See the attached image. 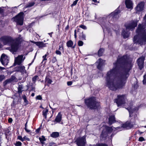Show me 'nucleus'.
Here are the masks:
<instances>
[{
  "label": "nucleus",
  "mask_w": 146,
  "mask_h": 146,
  "mask_svg": "<svg viewBox=\"0 0 146 146\" xmlns=\"http://www.w3.org/2000/svg\"><path fill=\"white\" fill-rule=\"evenodd\" d=\"M134 124L133 123H132L131 122H127L124 124H123L122 127L123 128L128 129L133 127V125Z\"/></svg>",
  "instance_id": "obj_13"
},
{
  "label": "nucleus",
  "mask_w": 146,
  "mask_h": 146,
  "mask_svg": "<svg viewBox=\"0 0 146 146\" xmlns=\"http://www.w3.org/2000/svg\"><path fill=\"white\" fill-rule=\"evenodd\" d=\"M129 104L130 105L129 106V107H127V108H125L128 110L129 113V116L131 117L132 116V115L134 111L136 110H138V109H135L134 108H133L132 102H130Z\"/></svg>",
  "instance_id": "obj_12"
},
{
  "label": "nucleus",
  "mask_w": 146,
  "mask_h": 146,
  "mask_svg": "<svg viewBox=\"0 0 146 146\" xmlns=\"http://www.w3.org/2000/svg\"><path fill=\"white\" fill-rule=\"evenodd\" d=\"M5 8V7H0V14H2L3 13Z\"/></svg>",
  "instance_id": "obj_35"
},
{
  "label": "nucleus",
  "mask_w": 146,
  "mask_h": 146,
  "mask_svg": "<svg viewBox=\"0 0 146 146\" xmlns=\"http://www.w3.org/2000/svg\"><path fill=\"white\" fill-rule=\"evenodd\" d=\"M110 15L112 16L113 18H116L117 16H118V12L117 10H115L114 12L111 13Z\"/></svg>",
  "instance_id": "obj_24"
},
{
  "label": "nucleus",
  "mask_w": 146,
  "mask_h": 146,
  "mask_svg": "<svg viewBox=\"0 0 146 146\" xmlns=\"http://www.w3.org/2000/svg\"><path fill=\"white\" fill-rule=\"evenodd\" d=\"M73 44V42L71 40H70L68 41L66 43L67 46L68 47H72L73 48H75V46H72Z\"/></svg>",
  "instance_id": "obj_22"
},
{
  "label": "nucleus",
  "mask_w": 146,
  "mask_h": 146,
  "mask_svg": "<svg viewBox=\"0 0 146 146\" xmlns=\"http://www.w3.org/2000/svg\"><path fill=\"white\" fill-rule=\"evenodd\" d=\"M59 135V133L57 132H52L50 135L51 137L53 138H57Z\"/></svg>",
  "instance_id": "obj_23"
},
{
  "label": "nucleus",
  "mask_w": 146,
  "mask_h": 146,
  "mask_svg": "<svg viewBox=\"0 0 146 146\" xmlns=\"http://www.w3.org/2000/svg\"><path fill=\"white\" fill-rule=\"evenodd\" d=\"M25 130L28 133L30 131V130H28V129H27V127H25Z\"/></svg>",
  "instance_id": "obj_54"
},
{
  "label": "nucleus",
  "mask_w": 146,
  "mask_h": 146,
  "mask_svg": "<svg viewBox=\"0 0 146 146\" xmlns=\"http://www.w3.org/2000/svg\"><path fill=\"white\" fill-rule=\"evenodd\" d=\"M54 143H51L49 144V146H55Z\"/></svg>",
  "instance_id": "obj_55"
},
{
  "label": "nucleus",
  "mask_w": 146,
  "mask_h": 146,
  "mask_svg": "<svg viewBox=\"0 0 146 146\" xmlns=\"http://www.w3.org/2000/svg\"><path fill=\"white\" fill-rule=\"evenodd\" d=\"M12 81L11 79H9L6 80L3 82L4 86H6L8 83L11 82Z\"/></svg>",
  "instance_id": "obj_32"
},
{
  "label": "nucleus",
  "mask_w": 146,
  "mask_h": 146,
  "mask_svg": "<svg viewBox=\"0 0 146 146\" xmlns=\"http://www.w3.org/2000/svg\"><path fill=\"white\" fill-rule=\"evenodd\" d=\"M23 139H24V141L25 140H26L28 141H29L30 140V139L29 138H28L27 137H26V136H25L23 137Z\"/></svg>",
  "instance_id": "obj_49"
},
{
  "label": "nucleus",
  "mask_w": 146,
  "mask_h": 146,
  "mask_svg": "<svg viewBox=\"0 0 146 146\" xmlns=\"http://www.w3.org/2000/svg\"><path fill=\"white\" fill-rule=\"evenodd\" d=\"M144 20L145 24H139L137 29L136 31L137 35L134 37L133 41L135 43L140 44L141 45L146 42V30H144L146 26V14L145 15Z\"/></svg>",
  "instance_id": "obj_3"
},
{
  "label": "nucleus",
  "mask_w": 146,
  "mask_h": 146,
  "mask_svg": "<svg viewBox=\"0 0 146 146\" xmlns=\"http://www.w3.org/2000/svg\"><path fill=\"white\" fill-rule=\"evenodd\" d=\"M0 61L2 64L4 66H7L9 61V59L7 56L4 54H2L1 57Z\"/></svg>",
  "instance_id": "obj_9"
},
{
  "label": "nucleus",
  "mask_w": 146,
  "mask_h": 146,
  "mask_svg": "<svg viewBox=\"0 0 146 146\" xmlns=\"http://www.w3.org/2000/svg\"><path fill=\"white\" fill-rule=\"evenodd\" d=\"M144 5V3L143 2H140L136 7V9L137 11H141L143 10Z\"/></svg>",
  "instance_id": "obj_14"
},
{
  "label": "nucleus",
  "mask_w": 146,
  "mask_h": 146,
  "mask_svg": "<svg viewBox=\"0 0 146 146\" xmlns=\"http://www.w3.org/2000/svg\"><path fill=\"white\" fill-rule=\"evenodd\" d=\"M144 79L143 80V83L144 84H146V74L143 76Z\"/></svg>",
  "instance_id": "obj_39"
},
{
  "label": "nucleus",
  "mask_w": 146,
  "mask_h": 146,
  "mask_svg": "<svg viewBox=\"0 0 146 146\" xmlns=\"http://www.w3.org/2000/svg\"><path fill=\"white\" fill-rule=\"evenodd\" d=\"M105 129L106 131L110 133L113 130L112 127H109L107 126L105 127Z\"/></svg>",
  "instance_id": "obj_27"
},
{
  "label": "nucleus",
  "mask_w": 146,
  "mask_h": 146,
  "mask_svg": "<svg viewBox=\"0 0 146 146\" xmlns=\"http://www.w3.org/2000/svg\"><path fill=\"white\" fill-rule=\"evenodd\" d=\"M23 55H19L18 56L15 58V63L18 65H20L23 62L25 59V57L23 58Z\"/></svg>",
  "instance_id": "obj_10"
},
{
  "label": "nucleus",
  "mask_w": 146,
  "mask_h": 146,
  "mask_svg": "<svg viewBox=\"0 0 146 146\" xmlns=\"http://www.w3.org/2000/svg\"><path fill=\"white\" fill-rule=\"evenodd\" d=\"M67 84L68 86H71L72 84V82L71 81L68 82Z\"/></svg>",
  "instance_id": "obj_51"
},
{
  "label": "nucleus",
  "mask_w": 146,
  "mask_h": 146,
  "mask_svg": "<svg viewBox=\"0 0 146 146\" xmlns=\"http://www.w3.org/2000/svg\"><path fill=\"white\" fill-rule=\"evenodd\" d=\"M27 122L25 124V127H27Z\"/></svg>",
  "instance_id": "obj_61"
},
{
  "label": "nucleus",
  "mask_w": 146,
  "mask_h": 146,
  "mask_svg": "<svg viewBox=\"0 0 146 146\" xmlns=\"http://www.w3.org/2000/svg\"><path fill=\"white\" fill-rule=\"evenodd\" d=\"M126 98L124 95H118L117 98L115 100L118 107L124 106L125 104Z\"/></svg>",
  "instance_id": "obj_5"
},
{
  "label": "nucleus",
  "mask_w": 146,
  "mask_h": 146,
  "mask_svg": "<svg viewBox=\"0 0 146 146\" xmlns=\"http://www.w3.org/2000/svg\"><path fill=\"white\" fill-rule=\"evenodd\" d=\"M122 34L124 38H127L128 37V35L127 33H126L125 31H123Z\"/></svg>",
  "instance_id": "obj_30"
},
{
  "label": "nucleus",
  "mask_w": 146,
  "mask_h": 146,
  "mask_svg": "<svg viewBox=\"0 0 146 146\" xmlns=\"http://www.w3.org/2000/svg\"><path fill=\"white\" fill-rule=\"evenodd\" d=\"M86 35L82 32L79 35L80 39L84 40H86Z\"/></svg>",
  "instance_id": "obj_25"
},
{
  "label": "nucleus",
  "mask_w": 146,
  "mask_h": 146,
  "mask_svg": "<svg viewBox=\"0 0 146 146\" xmlns=\"http://www.w3.org/2000/svg\"><path fill=\"white\" fill-rule=\"evenodd\" d=\"M104 51V49L103 48H100L98 52V55L100 56L102 55Z\"/></svg>",
  "instance_id": "obj_26"
},
{
  "label": "nucleus",
  "mask_w": 146,
  "mask_h": 146,
  "mask_svg": "<svg viewBox=\"0 0 146 146\" xmlns=\"http://www.w3.org/2000/svg\"><path fill=\"white\" fill-rule=\"evenodd\" d=\"M85 102L88 108L91 109H96L100 106L99 103L94 97L85 99Z\"/></svg>",
  "instance_id": "obj_4"
},
{
  "label": "nucleus",
  "mask_w": 146,
  "mask_h": 146,
  "mask_svg": "<svg viewBox=\"0 0 146 146\" xmlns=\"http://www.w3.org/2000/svg\"><path fill=\"white\" fill-rule=\"evenodd\" d=\"M109 123L110 125H111L115 121V117L114 115L110 116L109 118Z\"/></svg>",
  "instance_id": "obj_20"
},
{
  "label": "nucleus",
  "mask_w": 146,
  "mask_h": 146,
  "mask_svg": "<svg viewBox=\"0 0 146 146\" xmlns=\"http://www.w3.org/2000/svg\"><path fill=\"white\" fill-rule=\"evenodd\" d=\"M125 4L128 8L131 9L132 7V2L131 0H126Z\"/></svg>",
  "instance_id": "obj_18"
},
{
  "label": "nucleus",
  "mask_w": 146,
  "mask_h": 146,
  "mask_svg": "<svg viewBox=\"0 0 146 146\" xmlns=\"http://www.w3.org/2000/svg\"><path fill=\"white\" fill-rule=\"evenodd\" d=\"M56 61V59L55 57H54L52 60V62L53 63L55 62Z\"/></svg>",
  "instance_id": "obj_52"
},
{
  "label": "nucleus",
  "mask_w": 146,
  "mask_h": 146,
  "mask_svg": "<svg viewBox=\"0 0 146 146\" xmlns=\"http://www.w3.org/2000/svg\"><path fill=\"white\" fill-rule=\"evenodd\" d=\"M18 139L19 140H21L22 141H24V139L22 137V136H18L17 137Z\"/></svg>",
  "instance_id": "obj_42"
},
{
  "label": "nucleus",
  "mask_w": 146,
  "mask_h": 146,
  "mask_svg": "<svg viewBox=\"0 0 146 146\" xmlns=\"http://www.w3.org/2000/svg\"><path fill=\"white\" fill-rule=\"evenodd\" d=\"M101 24L102 25V26L103 28V29H104V28H103V25H104V22H102V23H101Z\"/></svg>",
  "instance_id": "obj_59"
},
{
  "label": "nucleus",
  "mask_w": 146,
  "mask_h": 146,
  "mask_svg": "<svg viewBox=\"0 0 146 146\" xmlns=\"http://www.w3.org/2000/svg\"><path fill=\"white\" fill-rule=\"evenodd\" d=\"M59 50H63V48L62 47V45H61L59 46Z\"/></svg>",
  "instance_id": "obj_50"
},
{
  "label": "nucleus",
  "mask_w": 146,
  "mask_h": 146,
  "mask_svg": "<svg viewBox=\"0 0 146 146\" xmlns=\"http://www.w3.org/2000/svg\"><path fill=\"white\" fill-rule=\"evenodd\" d=\"M17 71L20 72L22 73H26V71L25 69V67L23 66H21L16 68Z\"/></svg>",
  "instance_id": "obj_15"
},
{
  "label": "nucleus",
  "mask_w": 146,
  "mask_h": 146,
  "mask_svg": "<svg viewBox=\"0 0 146 146\" xmlns=\"http://www.w3.org/2000/svg\"><path fill=\"white\" fill-rule=\"evenodd\" d=\"M23 89V86L21 83L18 84V92L19 94H21L23 91L22 90Z\"/></svg>",
  "instance_id": "obj_21"
},
{
  "label": "nucleus",
  "mask_w": 146,
  "mask_h": 146,
  "mask_svg": "<svg viewBox=\"0 0 146 146\" xmlns=\"http://www.w3.org/2000/svg\"><path fill=\"white\" fill-rule=\"evenodd\" d=\"M139 141H145V139L143 137H140L139 139Z\"/></svg>",
  "instance_id": "obj_44"
},
{
  "label": "nucleus",
  "mask_w": 146,
  "mask_h": 146,
  "mask_svg": "<svg viewBox=\"0 0 146 146\" xmlns=\"http://www.w3.org/2000/svg\"><path fill=\"white\" fill-rule=\"evenodd\" d=\"M42 137H39V139L41 143L43 144L44 143V141L46 140V139L44 136H42Z\"/></svg>",
  "instance_id": "obj_31"
},
{
  "label": "nucleus",
  "mask_w": 146,
  "mask_h": 146,
  "mask_svg": "<svg viewBox=\"0 0 146 146\" xmlns=\"http://www.w3.org/2000/svg\"><path fill=\"white\" fill-rule=\"evenodd\" d=\"M39 131H40V129H36V132L37 133H38L39 132Z\"/></svg>",
  "instance_id": "obj_57"
},
{
  "label": "nucleus",
  "mask_w": 146,
  "mask_h": 146,
  "mask_svg": "<svg viewBox=\"0 0 146 146\" xmlns=\"http://www.w3.org/2000/svg\"><path fill=\"white\" fill-rule=\"evenodd\" d=\"M62 115L60 112L58 113V115L56 116L54 121L57 122H60L62 119Z\"/></svg>",
  "instance_id": "obj_19"
},
{
  "label": "nucleus",
  "mask_w": 146,
  "mask_h": 146,
  "mask_svg": "<svg viewBox=\"0 0 146 146\" xmlns=\"http://www.w3.org/2000/svg\"><path fill=\"white\" fill-rule=\"evenodd\" d=\"M90 146H108L106 144H98L96 145H90Z\"/></svg>",
  "instance_id": "obj_34"
},
{
  "label": "nucleus",
  "mask_w": 146,
  "mask_h": 146,
  "mask_svg": "<svg viewBox=\"0 0 146 146\" xmlns=\"http://www.w3.org/2000/svg\"><path fill=\"white\" fill-rule=\"evenodd\" d=\"M8 121L9 123H11L13 121V119L12 118H9L8 119Z\"/></svg>",
  "instance_id": "obj_53"
},
{
  "label": "nucleus",
  "mask_w": 146,
  "mask_h": 146,
  "mask_svg": "<svg viewBox=\"0 0 146 146\" xmlns=\"http://www.w3.org/2000/svg\"><path fill=\"white\" fill-rule=\"evenodd\" d=\"M21 35H19V37H18L17 38H19V46H20V40L21 39Z\"/></svg>",
  "instance_id": "obj_56"
},
{
  "label": "nucleus",
  "mask_w": 146,
  "mask_h": 146,
  "mask_svg": "<svg viewBox=\"0 0 146 146\" xmlns=\"http://www.w3.org/2000/svg\"><path fill=\"white\" fill-rule=\"evenodd\" d=\"M56 53L57 54L59 55H60L61 54V52L58 50H56Z\"/></svg>",
  "instance_id": "obj_48"
},
{
  "label": "nucleus",
  "mask_w": 146,
  "mask_h": 146,
  "mask_svg": "<svg viewBox=\"0 0 146 146\" xmlns=\"http://www.w3.org/2000/svg\"><path fill=\"white\" fill-rule=\"evenodd\" d=\"M74 37L76 39V38H77V35H76V34H74Z\"/></svg>",
  "instance_id": "obj_62"
},
{
  "label": "nucleus",
  "mask_w": 146,
  "mask_h": 146,
  "mask_svg": "<svg viewBox=\"0 0 146 146\" xmlns=\"http://www.w3.org/2000/svg\"><path fill=\"white\" fill-rule=\"evenodd\" d=\"M48 54V53H47L46 54H45L44 56H43L42 58H43V60H42V62H43L44 60H47V58H46V57L47 56Z\"/></svg>",
  "instance_id": "obj_37"
},
{
  "label": "nucleus",
  "mask_w": 146,
  "mask_h": 146,
  "mask_svg": "<svg viewBox=\"0 0 146 146\" xmlns=\"http://www.w3.org/2000/svg\"><path fill=\"white\" fill-rule=\"evenodd\" d=\"M144 60L145 57L144 56H141L137 60L138 64L140 70L143 67Z\"/></svg>",
  "instance_id": "obj_11"
},
{
  "label": "nucleus",
  "mask_w": 146,
  "mask_h": 146,
  "mask_svg": "<svg viewBox=\"0 0 146 146\" xmlns=\"http://www.w3.org/2000/svg\"><path fill=\"white\" fill-rule=\"evenodd\" d=\"M23 98L24 100V102L26 103V104H28V101L27 100L26 97L25 96H23Z\"/></svg>",
  "instance_id": "obj_41"
},
{
  "label": "nucleus",
  "mask_w": 146,
  "mask_h": 146,
  "mask_svg": "<svg viewBox=\"0 0 146 146\" xmlns=\"http://www.w3.org/2000/svg\"><path fill=\"white\" fill-rule=\"evenodd\" d=\"M83 42L81 40H79L78 42V45L79 46H81L83 45Z\"/></svg>",
  "instance_id": "obj_40"
},
{
  "label": "nucleus",
  "mask_w": 146,
  "mask_h": 146,
  "mask_svg": "<svg viewBox=\"0 0 146 146\" xmlns=\"http://www.w3.org/2000/svg\"><path fill=\"white\" fill-rule=\"evenodd\" d=\"M35 96V94L34 93H33L31 94V96L33 97L34 96Z\"/></svg>",
  "instance_id": "obj_63"
},
{
  "label": "nucleus",
  "mask_w": 146,
  "mask_h": 146,
  "mask_svg": "<svg viewBox=\"0 0 146 146\" xmlns=\"http://www.w3.org/2000/svg\"><path fill=\"white\" fill-rule=\"evenodd\" d=\"M35 4V3L34 2H32L29 3L27 4L26 5L25 7L26 8L28 7H32Z\"/></svg>",
  "instance_id": "obj_29"
},
{
  "label": "nucleus",
  "mask_w": 146,
  "mask_h": 146,
  "mask_svg": "<svg viewBox=\"0 0 146 146\" xmlns=\"http://www.w3.org/2000/svg\"><path fill=\"white\" fill-rule=\"evenodd\" d=\"M137 21H132L128 25H125V26L127 29L132 30L137 26Z\"/></svg>",
  "instance_id": "obj_8"
},
{
  "label": "nucleus",
  "mask_w": 146,
  "mask_h": 146,
  "mask_svg": "<svg viewBox=\"0 0 146 146\" xmlns=\"http://www.w3.org/2000/svg\"><path fill=\"white\" fill-rule=\"evenodd\" d=\"M23 13L20 12L15 17L13 18L14 19V21L16 23L17 25H23Z\"/></svg>",
  "instance_id": "obj_6"
},
{
  "label": "nucleus",
  "mask_w": 146,
  "mask_h": 146,
  "mask_svg": "<svg viewBox=\"0 0 146 146\" xmlns=\"http://www.w3.org/2000/svg\"><path fill=\"white\" fill-rule=\"evenodd\" d=\"M19 38L14 39L13 38L9 36L4 35L0 37V41L4 45H9L11 46L6 48L12 53L16 52L19 48Z\"/></svg>",
  "instance_id": "obj_2"
},
{
  "label": "nucleus",
  "mask_w": 146,
  "mask_h": 146,
  "mask_svg": "<svg viewBox=\"0 0 146 146\" xmlns=\"http://www.w3.org/2000/svg\"><path fill=\"white\" fill-rule=\"evenodd\" d=\"M36 99L37 100H41L42 99V98L40 95H38L36 97Z\"/></svg>",
  "instance_id": "obj_45"
},
{
  "label": "nucleus",
  "mask_w": 146,
  "mask_h": 146,
  "mask_svg": "<svg viewBox=\"0 0 146 146\" xmlns=\"http://www.w3.org/2000/svg\"><path fill=\"white\" fill-rule=\"evenodd\" d=\"M15 145L16 146H21L22 145V143L20 141H17Z\"/></svg>",
  "instance_id": "obj_38"
},
{
  "label": "nucleus",
  "mask_w": 146,
  "mask_h": 146,
  "mask_svg": "<svg viewBox=\"0 0 146 146\" xmlns=\"http://www.w3.org/2000/svg\"><path fill=\"white\" fill-rule=\"evenodd\" d=\"M37 77V76H34L32 78L33 81L34 82H35L36 80Z\"/></svg>",
  "instance_id": "obj_47"
},
{
  "label": "nucleus",
  "mask_w": 146,
  "mask_h": 146,
  "mask_svg": "<svg viewBox=\"0 0 146 146\" xmlns=\"http://www.w3.org/2000/svg\"><path fill=\"white\" fill-rule=\"evenodd\" d=\"M5 69L4 67H3L0 66V70H3Z\"/></svg>",
  "instance_id": "obj_58"
},
{
  "label": "nucleus",
  "mask_w": 146,
  "mask_h": 146,
  "mask_svg": "<svg viewBox=\"0 0 146 146\" xmlns=\"http://www.w3.org/2000/svg\"><path fill=\"white\" fill-rule=\"evenodd\" d=\"M80 27L84 29H86V26L84 25H81L80 26Z\"/></svg>",
  "instance_id": "obj_46"
},
{
  "label": "nucleus",
  "mask_w": 146,
  "mask_h": 146,
  "mask_svg": "<svg viewBox=\"0 0 146 146\" xmlns=\"http://www.w3.org/2000/svg\"><path fill=\"white\" fill-rule=\"evenodd\" d=\"M75 142L78 146H84L86 142L85 137L83 136L78 138L76 141Z\"/></svg>",
  "instance_id": "obj_7"
},
{
  "label": "nucleus",
  "mask_w": 146,
  "mask_h": 146,
  "mask_svg": "<svg viewBox=\"0 0 146 146\" xmlns=\"http://www.w3.org/2000/svg\"><path fill=\"white\" fill-rule=\"evenodd\" d=\"M33 43L39 48H43L46 46V44L42 42H34Z\"/></svg>",
  "instance_id": "obj_17"
},
{
  "label": "nucleus",
  "mask_w": 146,
  "mask_h": 146,
  "mask_svg": "<svg viewBox=\"0 0 146 146\" xmlns=\"http://www.w3.org/2000/svg\"><path fill=\"white\" fill-rule=\"evenodd\" d=\"M78 0H76L75 1H74L73 2V3L71 5V6L72 7L73 6L76 5L77 2Z\"/></svg>",
  "instance_id": "obj_36"
},
{
  "label": "nucleus",
  "mask_w": 146,
  "mask_h": 146,
  "mask_svg": "<svg viewBox=\"0 0 146 146\" xmlns=\"http://www.w3.org/2000/svg\"><path fill=\"white\" fill-rule=\"evenodd\" d=\"M48 112V110L47 109L44 110L42 111V115L45 117V118L47 117V114Z\"/></svg>",
  "instance_id": "obj_28"
},
{
  "label": "nucleus",
  "mask_w": 146,
  "mask_h": 146,
  "mask_svg": "<svg viewBox=\"0 0 146 146\" xmlns=\"http://www.w3.org/2000/svg\"><path fill=\"white\" fill-rule=\"evenodd\" d=\"M5 76L2 75H0V82L1 81L5 78Z\"/></svg>",
  "instance_id": "obj_43"
},
{
  "label": "nucleus",
  "mask_w": 146,
  "mask_h": 146,
  "mask_svg": "<svg viewBox=\"0 0 146 146\" xmlns=\"http://www.w3.org/2000/svg\"><path fill=\"white\" fill-rule=\"evenodd\" d=\"M105 61L100 58L97 62L98 64L97 65V68L99 70H101V67L104 64Z\"/></svg>",
  "instance_id": "obj_16"
},
{
  "label": "nucleus",
  "mask_w": 146,
  "mask_h": 146,
  "mask_svg": "<svg viewBox=\"0 0 146 146\" xmlns=\"http://www.w3.org/2000/svg\"><path fill=\"white\" fill-rule=\"evenodd\" d=\"M131 66V61L127 55L118 58L113 69L107 73V85L110 90L115 91L125 85Z\"/></svg>",
  "instance_id": "obj_1"
},
{
  "label": "nucleus",
  "mask_w": 146,
  "mask_h": 146,
  "mask_svg": "<svg viewBox=\"0 0 146 146\" xmlns=\"http://www.w3.org/2000/svg\"><path fill=\"white\" fill-rule=\"evenodd\" d=\"M52 81L49 78H46L45 79V82L48 84H50L52 82Z\"/></svg>",
  "instance_id": "obj_33"
},
{
  "label": "nucleus",
  "mask_w": 146,
  "mask_h": 146,
  "mask_svg": "<svg viewBox=\"0 0 146 146\" xmlns=\"http://www.w3.org/2000/svg\"><path fill=\"white\" fill-rule=\"evenodd\" d=\"M68 28L69 26L68 25H67L65 29L67 30L68 29Z\"/></svg>",
  "instance_id": "obj_60"
},
{
  "label": "nucleus",
  "mask_w": 146,
  "mask_h": 146,
  "mask_svg": "<svg viewBox=\"0 0 146 146\" xmlns=\"http://www.w3.org/2000/svg\"><path fill=\"white\" fill-rule=\"evenodd\" d=\"M52 33H49L48 34L51 37H52Z\"/></svg>",
  "instance_id": "obj_64"
}]
</instances>
